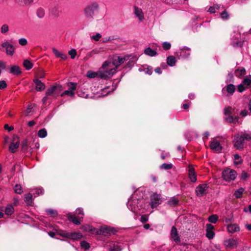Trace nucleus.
Masks as SVG:
<instances>
[{
	"label": "nucleus",
	"mask_w": 251,
	"mask_h": 251,
	"mask_svg": "<svg viewBox=\"0 0 251 251\" xmlns=\"http://www.w3.org/2000/svg\"><path fill=\"white\" fill-rule=\"evenodd\" d=\"M109 61H105L103 63L99 71V77L101 79H106L111 77L116 72V68Z\"/></svg>",
	"instance_id": "1"
},
{
	"label": "nucleus",
	"mask_w": 251,
	"mask_h": 251,
	"mask_svg": "<svg viewBox=\"0 0 251 251\" xmlns=\"http://www.w3.org/2000/svg\"><path fill=\"white\" fill-rule=\"evenodd\" d=\"M116 232L117 230L114 227L107 226H101L99 229H97L96 231L97 234L102 235L106 237L114 235Z\"/></svg>",
	"instance_id": "2"
},
{
	"label": "nucleus",
	"mask_w": 251,
	"mask_h": 251,
	"mask_svg": "<svg viewBox=\"0 0 251 251\" xmlns=\"http://www.w3.org/2000/svg\"><path fill=\"white\" fill-rule=\"evenodd\" d=\"M237 176V173L234 170L226 168L222 172L223 178L226 181H230L234 180Z\"/></svg>",
	"instance_id": "3"
},
{
	"label": "nucleus",
	"mask_w": 251,
	"mask_h": 251,
	"mask_svg": "<svg viewBox=\"0 0 251 251\" xmlns=\"http://www.w3.org/2000/svg\"><path fill=\"white\" fill-rule=\"evenodd\" d=\"M98 4L96 3H93L91 5L88 6L84 9L85 16L89 19H92L95 11L98 9Z\"/></svg>",
	"instance_id": "4"
},
{
	"label": "nucleus",
	"mask_w": 251,
	"mask_h": 251,
	"mask_svg": "<svg viewBox=\"0 0 251 251\" xmlns=\"http://www.w3.org/2000/svg\"><path fill=\"white\" fill-rule=\"evenodd\" d=\"M207 184L203 183L199 185L196 188V193L198 196H203L207 194V190L209 188Z\"/></svg>",
	"instance_id": "5"
},
{
	"label": "nucleus",
	"mask_w": 251,
	"mask_h": 251,
	"mask_svg": "<svg viewBox=\"0 0 251 251\" xmlns=\"http://www.w3.org/2000/svg\"><path fill=\"white\" fill-rule=\"evenodd\" d=\"M161 202V196L160 195L153 194L151 196V202L150 204L152 208L157 207Z\"/></svg>",
	"instance_id": "6"
},
{
	"label": "nucleus",
	"mask_w": 251,
	"mask_h": 251,
	"mask_svg": "<svg viewBox=\"0 0 251 251\" xmlns=\"http://www.w3.org/2000/svg\"><path fill=\"white\" fill-rule=\"evenodd\" d=\"M130 56L131 55H125L123 57L117 56L114 59L112 63L113 66L115 67V68H116V70L118 67L124 63L125 61L129 59Z\"/></svg>",
	"instance_id": "7"
},
{
	"label": "nucleus",
	"mask_w": 251,
	"mask_h": 251,
	"mask_svg": "<svg viewBox=\"0 0 251 251\" xmlns=\"http://www.w3.org/2000/svg\"><path fill=\"white\" fill-rule=\"evenodd\" d=\"M1 46L2 49H5V52L7 55L11 56L13 55L15 52V48L12 45L6 41L3 43Z\"/></svg>",
	"instance_id": "8"
},
{
	"label": "nucleus",
	"mask_w": 251,
	"mask_h": 251,
	"mask_svg": "<svg viewBox=\"0 0 251 251\" xmlns=\"http://www.w3.org/2000/svg\"><path fill=\"white\" fill-rule=\"evenodd\" d=\"M244 142V139L241 135L239 136L238 134L236 135L235 136L233 140L234 147L238 150L242 149L243 148Z\"/></svg>",
	"instance_id": "9"
},
{
	"label": "nucleus",
	"mask_w": 251,
	"mask_h": 251,
	"mask_svg": "<svg viewBox=\"0 0 251 251\" xmlns=\"http://www.w3.org/2000/svg\"><path fill=\"white\" fill-rule=\"evenodd\" d=\"M210 148L215 151L220 152L222 150L223 147L221 145L219 141L216 140H213L210 142Z\"/></svg>",
	"instance_id": "10"
},
{
	"label": "nucleus",
	"mask_w": 251,
	"mask_h": 251,
	"mask_svg": "<svg viewBox=\"0 0 251 251\" xmlns=\"http://www.w3.org/2000/svg\"><path fill=\"white\" fill-rule=\"evenodd\" d=\"M33 81L35 84V90L37 91L41 92L45 89L46 86L45 84L42 82L38 78H35Z\"/></svg>",
	"instance_id": "11"
},
{
	"label": "nucleus",
	"mask_w": 251,
	"mask_h": 251,
	"mask_svg": "<svg viewBox=\"0 0 251 251\" xmlns=\"http://www.w3.org/2000/svg\"><path fill=\"white\" fill-rule=\"evenodd\" d=\"M61 235L64 237L73 240H77L80 239L82 236L80 234L77 233L76 232H66L62 233Z\"/></svg>",
	"instance_id": "12"
},
{
	"label": "nucleus",
	"mask_w": 251,
	"mask_h": 251,
	"mask_svg": "<svg viewBox=\"0 0 251 251\" xmlns=\"http://www.w3.org/2000/svg\"><path fill=\"white\" fill-rule=\"evenodd\" d=\"M239 36H235L232 38L231 45L234 48H242L244 42L239 39Z\"/></svg>",
	"instance_id": "13"
},
{
	"label": "nucleus",
	"mask_w": 251,
	"mask_h": 251,
	"mask_svg": "<svg viewBox=\"0 0 251 251\" xmlns=\"http://www.w3.org/2000/svg\"><path fill=\"white\" fill-rule=\"evenodd\" d=\"M171 236L172 238L176 243H178L180 242V239L179 236H178L177 229L175 226H173L172 227L171 231Z\"/></svg>",
	"instance_id": "14"
},
{
	"label": "nucleus",
	"mask_w": 251,
	"mask_h": 251,
	"mask_svg": "<svg viewBox=\"0 0 251 251\" xmlns=\"http://www.w3.org/2000/svg\"><path fill=\"white\" fill-rule=\"evenodd\" d=\"M224 244L227 247L234 249L237 247V241L233 238H230L225 241Z\"/></svg>",
	"instance_id": "15"
},
{
	"label": "nucleus",
	"mask_w": 251,
	"mask_h": 251,
	"mask_svg": "<svg viewBox=\"0 0 251 251\" xmlns=\"http://www.w3.org/2000/svg\"><path fill=\"white\" fill-rule=\"evenodd\" d=\"M9 73L13 75H20L22 74L20 67L17 65H12L10 68Z\"/></svg>",
	"instance_id": "16"
},
{
	"label": "nucleus",
	"mask_w": 251,
	"mask_h": 251,
	"mask_svg": "<svg viewBox=\"0 0 251 251\" xmlns=\"http://www.w3.org/2000/svg\"><path fill=\"white\" fill-rule=\"evenodd\" d=\"M239 117L236 115L226 116L225 121L228 123L236 124L238 122Z\"/></svg>",
	"instance_id": "17"
},
{
	"label": "nucleus",
	"mask_w": 251,
	"mask_h": 251,
	"mask_svg": "<svg viewBox=\"0 0 251 251\" xmlns=\"http://www.w3.org/2000/svg\"><path fill=\"white\" fill-rule=\"evenodd\" d=\"M189 177L192 182H195L197 181V176L195 172V169L193 167H189Z\"/></svg>",
	"instance_id": "18"
},
{
	"label": "nucleus",
	"mask_w": 251,
	"mask_h": 251,
	"mask_svg": "<svg viewBox=\"0 0 251 251\" xmlns=\"http://www.w3.org/2000/svg\"><path fill=\"white\" fill-rule=\"evenodd\" d=\"M19 142L17 141L16 142H11L9 147V151L11 153H15L17 151V149L19 147Z\"/></svg>",
	"instance_id": "19"
},
{
	"label": "nucleus",
	"mask_w": 251,
	"mask_h": 251,
	"mask_svg": "<svg viewBox=\"0 0 251 251\" xmlns=\"http://www.w3.org/2000/svg\"><path fill=\"white\" fill-rule=\"evenodd\" d=\"M227 229L228 232L233 233L239 231L240 227L237 224H228L227 226Z\"/></svg>",
	"instance_id": "20"
},
{
	"label": "nucleus",
	"mask_w": 251,
	"mask_h": 251,
	"mask_svg": "<svg viewBox=\"0 0 251 251\" xmlns=\"http://www.w3.org/2000/svg\"><path fill=\"white\" fill-rule=\"evenodd\" d=\"M52 52L57 58H60L63 60H66L67 58V56L66 54L59 51L55 48L52 49Z\"/></svg>",
	"instance_id": "21"
},
{
	"label": "nucleus",
	"mask_w": 251,
	"mask_h": 251,
	"mask_svg": "<svg viewBox=\"0 0 251 251\" xmlns=\"http://www.w3.org/2000/svg\"><path fill=\"white\" fill-rule=\"evenodd\" d=\"M67 217L68 220L74 224L76 225L80 224V219L76 218L75 216L71 214H68Z\"/></svg>",
	"instance_id": "22"
},
{
	"label": "nucleus",
	"mask_w": 251,
	"mask_h": 251,
	"mask_svg": "<svg viewBox=\"0 0 251 251\" xmlns=\"http://www.w3.org/2000/svg\"><path fill=\"white\" fill-rule=\"evenodd\" d=\"M134 13L140 20H142L144 19V14L142 9L138 7H134Z\"/></svg>",
	"instance_id": "23"
},
{
	"label": "nucleus",
	"mask_w": 251,
	"mask_h": 251,
	"mask_svg": "<svg viewBox=\"0 0 251 251\" xmlns=\"http://www.w3.org/2000/svg\"><path fill=\"white\" fill-rule=\"evenodd\" d=\"M176 62V58L174 56L170 55L167 58V63L169 66H174Z\"/></svg>",
	"instance_id": "24"
},
{
	"label": "nucleus",
	"mask_w": 251,
	"mask_h": 251,
	"mask_svg": "<svg viewBox=\"0 0 251 251\" xmlns=\"http://www.w3.org/2000/svg\"><path fill=\"white\" fill-rule=\"evenodd\" d=\"M145 54L153 57L157 55V52L155 50L151 49V48H147L144 50Z\"/></svg>",
	"instance_id": "25"
},
{
	"label": "nucleus",
	"mask_w": 251,
	"mask_h": 251,
	"mask_svg": "<svg viewBox=\"0 0 251 251\" xmlns=\"http://www.w3.org/2000/svg\"><path fill=\"white\" fill-rule=\"evenodd\" d=\"M167 204L171 206H176L179 204V200L175 197L171 198L168 201Z\"/></svg>",
	"instance_id": "26"
},
{
	"label": "nucleus",
	"mask_w": 251,
	"mask_h": 251,
	"mask_svg": "<svg viewBox=\"0 0 251 251\" xmlns=\"http://www.w3.org/2000/svg\"><path fill=\"white\" fill-rule=\"evenodd\" d=\"M246 70L244 68L241 67L235 71V75L237 77H240L246 74Z\"/></svg>",
	"instance_id": "27"
},
{
	"label": "nucleus",
	"mask_w": 251,
	"mask_h": 251,
	"mask_svg": "<svg viewBox=\"0 0 251 251\" xmlns=\"http://www.w3.org/2000/svg\"><path fill=\"white\" fill-rule=\"evenodd\" d=\"M224 114L226 116L235 115V108H232L231 106H228L225 109Z\"/></svg>",
	"instance_id": "28"
},
{
	"label": "nucleus",
	"mask_w": 251,
	"mask_h": 251,
	"mask_svg": "<svg viewBox=\"0 0 251 251\" xmlns=\"http://www.w3.org/2000/svg\"><path fill=\"white\" fill-rule=\"evenodd\" d=\"M225 88H226L227 92L231 95H233L236 89L235 86L232 84H228Z\"/></svg>",
	"instance_id": "29"
},
{
	"label": "nucleus",
	"mask_w": 251,
	"mask_h": 251,
	"mask_svg": "<svg viewBox=\"0 0 251 251\" xmlns=\"http://www.w3.org/2000/svg\"><path fill=\"white\" fill-rule=\"evenodd\" d=\"M56 89V87L52 86V87L49 88L46 91V95L47 96H51L53 95L54 97H56L55 94V89Z\"/></svg>",
	"instance_id": "30"
},
{
	"label": "nucleus",
	"mask_w": 251,
	"mask_h": 251,
	"mask_svg": "<svg viewBox=\"0 0 251 251\" xmlns=\"http://www.w3.org/2000/svg\"><path fill=\"white\" fill-rule=\"evenodd\" d=\"M245 189L243 187H240L238 190L235 191L234 196L236 197L237 199H240L242 197V194L244 192Z\"/></svg>",
	"instance_id": "31"
},
{
	"label": "nucleus",
	"mask_w": 251,
	"mask_h": 251,
	"mask_svg": "<svg viewBox=\"0 0 251 251\" xmlns=\"http://www.w3.org/2000/svg\"><path fill=\"white\" fill-rule=\"evenodd\" d=\"M23 66L27 70H29L33 67V65L29 60L26 59L23 62Z\"/></svg>",
	"instance_id": "32"
},
{
	"label": "nucleus",
	"mask_w": 251,
	"mask_h": 251,
	"mask_svg": "<svg viewBox=\"0 0 251 251\" xmlns=\"http://www.w3.org/2000/svg\"><path fill=\"white\" fill-rule=\"evenodd\" d=\"M122 249L118 244H112L109 246V251H121Z\"/></svg>",
	"instance_id": "33"
},
{
	"label": "nucleus",
	"mask_w": 251,
	"mask_h": 251,
	"mask_svg": "<svg viewBox=\"0 0 251 251\" xmlns=\"http://www.w3.org/2000/svg\"><path fill=\"white\" fill-rule=\"evenodd\" d=\"M25 201H26L27 204L31 205L33 202L32 201V195L29 193L25 195Z\"/></svg>",
	"instance_id": "34"
},
{
	"label": "nucleus",
	"mask_w": 251,
	"mask_h": 251,
	"mask_svg": "<svg viewBox=\"0 0 251 251\" xmlns=\"http://www.w3.org/2000/svg\"><path fill=\"white\" fill-rule=\"evenodd\" d=\"M14 211V209L12 205H8L5 209V213L7 215H11Z\"/></svg>",
	"instance_id": "35"
},
{
	"label": "nucleus",
	"mask_w": 251,
	"mask_h": 251,
	"mask_svg": "<svg viewBox=\"0 0 251 251\" xmlns=\"http://www.w3.org/2000/svg\"><path fill=\"white\" fill-rule=\"evenodd\" d=\"M28 148V141L26 139L24 140L21 144V150L23 152L27 151Z\"/></svg>",
	"instance_id": "36"
},
{
	"label": "nucleus",
	"mask_w": 251,
	"mask_h": 251,
	"mask_svg": "<svg viewBox=\"0 0 251 251\" xmlns=\"http://www.w3.org/2000/svg\"><path fill=\"white\" fill-rule=\"evenodd\" d=\"M218 220V216L216 214H213L210 216L208 218V221L213 224H215Z\"/></svg>",
	"instance_id": "37"
},
{
	"label": "nucleus",
	"mask_w": 251,
	"mask_h": 251,
	"mask_svg": "<svg viewBox=\"0 0 251 251\" xmlns=\"http://www.w3.org/2000/svg\"><path fill=\"white\" fill-rule=\"evenodd\" d=\"M86 76L90 78H95L96 76H99V71L96 73L92 71H88L87 73Z\"/></svg>",
	"instance_id": "38"
},
{
	"label": "nucleus",
	"mask_w": 251,
	"mask_h": 251,
	"mask_svg": "<svg viewBox=\"0 0 251 251\" xmlns=\"http://www.w3.org/2000/svg\"><path fill=\"white\" fill-rule=\"evenodd\" d=\"M47 135V132L45 128L40 129L38 132V136L40 138H45Z\"/></svg>",
	"instance_id": "39"
},
{
	"label": "nucleus",
	"mask_w": 251,
	"mask_h": 251,
	"mask_svg": "<svg viewBox=\"0 0 251 251\" xmlns=\"http://www.w3.org/2000/svg\"><path fill=\"white\" fill-rule=\"evenodd\" d=\"M67 85L69 86V90L71 91L72 92H74L76 88L77 84L75 82H70L68 83Z\"/></svg>",
	"instance_id": "40"
},
{
	"label": "nucleus",
	"mask_w": 251,
	"mask_h": 251,
	"mask_svg": "<svg viewBox=\"0 0 251 251\" xmlns=\"http://www.w3.org/2000/svg\"><path fill=\"white\" fill-rule=\"evenodd\" d=\"M14 191L17 194H21L23 193V189L21 185L16 184L14 187Z\"/></svg>",
	"instance_id": "41"
},
{
	"label": "nucleus",
	"mask_w": 251,
	"mask_h": 251,
	"mask_svg": "<svg viewBox=\"0 0 251 251\" xmlns=\"http://www.w3.org/2000/svg\"><path fill=\"white\" fill-rule=\"evenodd\" d=\"M36 14L39 18H43L45 15V10L42 8H39L37 10Z\"/></svg>",
	"instance_id": "42"
},
{
	"label": "nucleus",
	"mask_w": 251,
	"mask_h": 251,
	"mask_svg": "<svg viewBox=\"0 0 251 251\" xmlns=\"http://www.w3.org/2000/svg\"><path fill=\"white\" fill-rule=\"evenodd\" d=\"M75 213L77 215L79 219L83 218V216H84V214L82 208H77L75 211Z\"/></svg>",
	"instance_id": "43"
},
{
	"label": "nucleus",
	"mask_w": 251,
	"mask_h": 251,
	"mask_svg": "<svg viewBox=\"0 0 251 251\" xmlns=\"http://www.w3.org/2000/svg\"><path fill=\"white\" fill-rule=\"evenodd\" d=\"M215 236V233L213 230H206V237L209 239H212Z\"/></svg>",
	"instance_id": "44"
},
{
	"label": "nucleus",
	"mask_w": 251,
	"mask_h": 251,
	"mask_svg": "<svg viewBox=\"0 0 251 251\" xmlns=\"http://www.w3.org/2000/svg\"><path fill=\"white\" fill-rule=\"evenodd\" d=\"M173 168V165L171 164L163 163L160 166L161 169H164L166 170H170Z\"/></svg>",
	"instance_id": "45"
},
{
	"label": "nucleus",
	"mask_w": 251,
	"mask_h": 251,
	"mask_svg": "<svg viewBox=\"0 0 251 251\" xmlns=\"http://www.w3.org/2000/svg\"><path fill=\"white\" fill-rule=\"evenodd\" d=\"M9 30V26L6 24L3 25L0 27V32L2 34H5Z\"/></svg>",
	"instance_id": "46"
},
{
	"label": "nucleus",
	"mask_w": 251,
	"mask_h": 251,
	"mask_svg": "<svg viewBox=\"0 0 251 251\" xmlns=\"http://www.w3.org/2000/svg\"><path fill=\"white\" fill-rule=\"evenodd\" d=\"M54 87H56V89H55V94L56 97L58 96L60 92L63 90L62 86L61 85L57 84L54 85Z\"/></svg>",
	"instance_id": "47"
},
{
	"label": "nucleus",
	"mask_w": 251,
	"mask_h": 251,
	"mask_svg": "<svg viewBox=\"0 0 251 251\" xmlns=\"http://www.w3.org/2000/svg\"><path fill=\"white\" fill-rule=\"evenodd\" d=\"M80 246L82 248L86 250H88L90 247L89 244L85 241H81Z\"/></svg>",
	"instance_id": "48"
},
{
	"label": "nucleus",
	"mask_w": 251,
	"mask_h": 251,
	"mask_svg": "<svg viewBox=\"0 0 251 251\" xmlns=\"http://www.w3.org/2000/svg\"><path fill=\"white\" fill-rule=\"evenodd\" d=\"M64 95H68L71 97H73L75 95V92H72L70 90H65L63 93L61 94V97H63Z\"/></svg>",
	"instance_id": "49"
},
{
	"label": "nucleus",
	"mask_w": 251,
	"mask_h": 251,
	"mask_svg": "<svg viewBox=\"0 0 251 251\" xmlns=\"http://www.w3.org/2000/svg\"><path fill=\"white\" fill-rule=\"evenodd\" d=\"M163 49L165 50H168L170 49L171 45L168 42H164L162 44Z\"/></svg>",
	"instance_id": "50"
},
{
	"label": "nucleus",
	"mask_w": 251,
	"mask_h": 251,
	"mask_svg": "<svg viewBox=\"0 0 251 251\" xmlns=\"http://www.w3.org/2000/svg\"><path fill=\"white\" fill-rule=\"evenodd\" d=\"M69 54L71 56L72 59H74L76 55V50L75 49H72L69 51Z\"/></svg>",
	"instance_id": "51"
},
{
	"label": "nucleus",
	"mask_w": 251,
	"mask_h": 251,
	"mask_svg": "<svg viewBox=\"0 0 251 251\" xmlns=\"http://www.w3.org/2000/svg\"><path fill=\"white\" fill-rule=\"evenodd\" d=\"M114 36L112 37H106L102 39V43H106L110 42L112 40H114Z\"/></svg>",
	"instance_id": "52"
},
{
	"label": "nucleus",
	"mask_w": 251,
	"mask_h": 251,
	"mask_svg": "<svg viewBox=\"0 0 251 251\" xmlns=\"http://www.w3.org/2000/svg\"><path fill=\"white\" fill-rule=\"evenodd\" d=\"M190 49L188 48H187V47H184L181 50V51L180 52V55L181 56H185V57H188L189 55H190V53H188L187 54V55H185L184 53H185V50H188V51H190Z\"/></svg>",
	"instance_id": "53"
},
{
	"label": "nucleus",
	"mask_w": 251,
	"mask_h": 251,
	"mask_svg": "<svg viewBox=\"0 0 251 251\" xmlns=\"http://www.w3.org/2000/svg\"><path fill=\"white\" fill-rule=\"evenodd\" d=\"M98 50L96 49L93 50H91V51L87 53L86 55L87 57H92L94 54H97L98 53Z\"/></svg>",
	"instance_id": "54"
},
{
	"label": "nucleus",
	"mask_w": 251,
	"mask_h": 251,
	"mask_svg": "<svg viewBox=\"0 0 251 251\" xmlns=\"http://www.w3.org/2000/svg\"><path fill=\"white\" fill-rule=\"evenodd\" d=\"M32 104L28 105L26 108V109L25 110L26 113V116H27L29 113H30L32 111V109H33V106H32ZM33 106H35V104H33Z\"/></svg>",
	"instance_id": "55"
},
{
	"label": "nucleus",
	"mask_w": 251,
	"mask_h": 251,
	"mask_svg": "<svg viewBox=\"0 0 251 251\" xmlns=\"http://www.w3.org/2000/svg\"><path fill=\"white\" fill-rule=\"evenodd\" d=\"M35 194H36L37 196H39L40 195H42L44 192V189L42 188H36L35 189Z\"/></svg>",
	"instance_id": "56"
},
{
	"label": "nucleus",
	"mask_w": 251,
	"mask_h": 251,
	"mask_svg": "<svg viewBox=\"0 0 251 251\" xmlns=\"http://www.w3.org/2000/svg\"><path fill=\"white\" fill-rule=\"evenodd\" d=\"M101 37V35L100 34L98 33L95 35H93L91 36V39L94 40L96 41H98L100 39Z\"/></svg>",
	"instance_id": "57"
},
{
	"label": "nucleus",
	"mask_w": 251,
	"mask_h": 251,
	"mask_svg": "<svg viewBox=\"0 0 251 251\" xmlns=\"http://www.w3.org/2000/svg\"><path fill=\"white\" fill-rule=\"evenodd\" d=\"M19 43L21 46H25L27 44V41L25 38H21L19 40Z\"/></svg>",
	"instance_id": "58"
},
{
	"label": "nucleus",
	"mask_w": 251,
	"mask_h": 251,
	"mask_svg": "<svg viewBox=\"0 0 251 251\" xmlns=\"http://www.w3.org/2000/svg\"><path fill=\"white\" fill-rule=\"evenodd\" d=\"M7 84L4 80L0 81V89H4L7 87Z\"/></svg>",
	"instance_id": "59"
},
{
	"label": "nucleus",
	"mask_w": 251,
	"mask_h": 251,
	"mask_svg": "<svg viewBox=\"0 0 251 251\" xmlns=\"http://www.w3.org/2000/svg\"><path fill=\"white\" fill-rule=\"evenodd\" d=\"M47 212L49 214L51 215L52 217H55L57 214L56 211L53 209H49L48 210Z\"/></svg>",
	"instance_id": "60"
},
{
	"label": "nucleus",
	"mask_w": 251,
	"mask_h": 251,
	"mask_svg": "<svg viewBox=\"0 0 251 251\" xmlns=\"http://www.w3.org/2000/svg\"><path fill=\"white\" fill-rule=\"evenodd\" d=\"M251 83V80L248 78H245L243 81V84L245 85L249 86Z\"/></svg>",
	"instance_id": "61"
},
{
	"label": "nucleus",
	"mask_w": 251,
	"mask_h": 251,
	"mask_svg": "<svg viewBox=\"0 0 251 251\" xmlns=\"http://www.w3.org/2000/svg\"><path fill=\"white\" fill-rule=\"evenodd\" d=\"M222 18L227 19L228 18V14L226 10L224 11L221 14Z\"/></svg>",
	"instance_id": "62"
},
{
	"label": "nucleus",
	"mask_w": 251,
	"mask_h": 251,
	"mask_svg": "<svg viewBox=\"0 0 251 251\" xmlns=\"http://www.w3.org/2000/svg\"><path fill=\"white\" fill-rule=\"evenodd\" d=\"M145 72L146 74L151 75L152 73V67L151 66H148L146 69H145Z\"/></svg>",
	"instance_id": "63"
},
{
	"label": "nucleus",
	"mask_w": 251,
	"mask_h": 251,
	"mask_svg": "<svg viewBox=\"0 0 251 251\" xmlns=\"http://www.w3.org/2000/svg\"><path fill=\"white\" fill-rule=\"evenodd\" d=\"M248 174L245 171H243L240 176L241 179L245 180L248 178Z\"/></svg>",
	"instance_id": "64"
}]
</instances>
